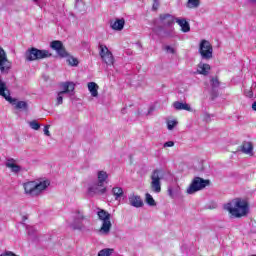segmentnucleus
<instances>
[{"instance_id": "nucleus-1", "label": "nucleus", "mask_w": 256, "mask_h": 256, "mask_svg": "<svg viewBox=\"0 0 256 256\" xmlns=\"http://www.w3.org/2000/svg\"><path fill=\"white\" fill-rule=\"evenodd\" d=\"M224 209L228 211L232 217H236L237 219L245 217V215L249 213V205L245 200H241L240 198H235L225 204Z\"/></svg>"}, {"instance_id": "nucleus-2", "label": "nucleus", "mask_w": 256, "mask_h": 256, "mask_svg": "<svg viewBox=\"0 0 256 256\" xmlns=\"http://www.w3.org/2000/svg\"><path fill=\"white\" fill-rule=\"evenodd\" d=\"M0 97L5 98L8 103L15 105V109L19 111H29V104L27 101H17V99L11 97V92L7 88V83L1 79L0 76Z\"/></svg>"}, {"instance_id": "nucleus-3", "label": "nucleus", "mask_w": 256, "mask_h": 256, "mask_svg": "<svg viewBox=\"0 0 256 256\" xmlns=\"http://www.w3.org/2000/svg\"><path fill=\"white\" fill-rule=\"evenodd\" d=\"M97 215L98 219L102 221V226L99 229L100 235H109L111 233V227H113V224H111V214L105 210H100Z\"/></svg>"}, {"instance_id": "nucleus-4", "label": "nucleus", "mask_w": 256, "mask_h": 256, "mask_svg": "<svg viewBox=\"0 0 256 256\" xmlns=\"http://www.w3.org/2000/svg\"><path fill=\"white\" fill-rule=\"evenodd\" d=\"M51 53L48 50H39L35 47L28 49L25 53L26 61H39L40 59H47L51 57Z\"/></svg>"}, {"instance_id": "nucleus-5", "label": "nucleus", "mask_w": 256, "mask_h": 256, "mask_svg": "<svg viewBox=\"0 0 256 256\" xmlns=\"http://www.w3.org/2000/svg\"><path fill=\"white\" fill-rule=\"evenodd\" d=\"M209 184H210L209 180H205L201 177H195L192 180L189 187L187 188L186 193H188V195H193L194 193H197V191H203V189L209 186Z\"/></svg>"}, {"instance_id": "nucleus-6", "label": "nucleus", "mask_w": 256, "mask_h": 256, "mask_svg": "<svg viewBox=\"0 0 256 256\" xmlns=\"http://www.w3.org/2000/svg\"><path fill=\"white\" fill-rule=\"evenodd\" d=\"M198 51L201 55V59H205L206 61L213 59V46L210 41L202 40Z\"/></svg>"}, {"instance_id": "nucleus-7", "label": "nucleus", "mask_w": 256, "mask_h": 256, "mask_svg": "<svg viewBox=\"0 0 256 256\" xmlns=\"http://www.w3.org/2000/svg\"><path fill=\"white\" fill-rule=\"evenodd\" d=\"M161 170L156 169L152 172L150 189L153 193H159L161 191Z\"/></svg>"}, {"instance_id": "nucleus-8", "label": "nucleus", "mask_w": 256, "mask_h": 256, "mask_svg": "<svg viewBox=\"0 0 256 256\" xmlns=\"http://www.w3.org/2000/svg\"><path fill=\"white\" fill-rule=\"evenodd\" d=\"M11 71V62L7 58V52L0 47V72L7 75Z\"/></svg>"}, {"instance_id": "nucleus-9", "label": "nucleus", "mask_w": 256, "mask_h": 256, "mask_svg": "<svg viewBox=\"0 0 256 256\" xmlns=\"http://www.w3.org/2000/svg\"><path fill=\"white\" fill-rule=\"evenodd\" d=\"M83 221H87V217L83 212L76 211L74 215V220L71 224L72 229L82 231V229H85V224H83Z\"/></svg>"}, {"instance_id": "nucleus-10", "label": "nucleus", "mask_w": 256, "mask_h": 256, "mask_svg": "<svg viewBox=\"0 0 256 256\" xmlns=\"http://www.w3.org/2000/svg\"><path fill=\"white\" fill-rule=\"evenodd\" d=\"M99 49H100L99 55L102 61H104L106 65H113L115 59L113 58V53L109 51V48H107V46L105 45H100Z\"/></svg>"}, {"instance_id": "nucleus-11", "label": "nucleus", "mask_w": 256, "mask_h": 256, "mask_svg": "<svg viewBox=\"0 0 256 256\" xmlns=\"http://www.w3.org/2000/svg\"><path fill=\"white\" fill-rule=\"evenodd\" d=\"M107 193V187L105 185L96 182L88 187V195L95 197V195H105Z\"/></svg>"}, {"instance_id": "nucleus-12", "label": "nucleus", "mask_w": 256, "mask_h": 256, "mask_svg": "<svg viewBox=\"0 0 256 256\" xmlns=\"http://www.w3.org/2000/svg\"><path fill=\"white\" fill-rule=\"evenodd\" d=\"M51 49L56 51L57 55L61 57L62 59H65V57H69V54L67 53V49H65V46L63 45V42L59 40H54L50 43Z\"/></svg>"}, {"instance_id": "nucleus-13", "label": "nucleus", "mask_w": 256, "mask_h": 256, "mask_svg": "<svg viewBox=\"0 0 256 256\" xmlns=\"http://www.w3.org/2000/svg\"><path fill=\"white\" fill-rule=\"evenodd\" d=\"M128 201L129 205H131V207H135L136 209H139L144 205L143 199H141V196L139 195L131 194L128 197Z\"/></svg>"}, {"instance_id": "nucleus-14", "label": "nucleus", "mask_w": 256, "mask_h": 256, "mask_svg": "<svg viewBox=\"0 0 256 256\" xmlns=\"http://www.w3.org/2000/svg\"><path fill=\"white\" fill-rule=\"evenodd\" d=\"M159 19L164 27H171L175 23V17L171 14H160Z\"/></svg>"}, {"instance_id": "nucleus-15", "label": "nucleus", "mask_w": 256, "mask_h": 256, "mask_svg": "<svg viewBox=\"0 0 256 256\" xmlns=\"http://www.w3.org/2000/svg\"><path fill=\"white\" fill-rule=\"evenodd\" d=\"M63 91H60V95H75V83L65 82L62 84Z\"/></svg>"}, {"instance_id": "nucleus-16", "label": "nucleus", "mask_w": 256, "mask_h": 256, "mask_svg": "<svg viewBox=\"0 0 256 256\" xmlns=\"http://www.w3.org/2000/svg\"><path fill=\"white\" fill-rule=\"evenodd\" d=\"M51 185V182L49 180H44L40 182H35V191H36V197L37 195H41L45 189H47Z\"/></svg>"}, {"instance_id": "nucleus-17", "label": "nucleus", "mask_w": 256, "mask_h": 256, "mask_svg": "<svg viewBox=\"0 0 256 256\" xmlns=\"http://www.w3.org/2000/svg\"><path fill=\"white\" fill-rule=\"evenodd\" d=\"M175 21L181 27L183 33H189L191 31V26L185 18H176Z\"/></svg>"}, {"instance_id": "nucleus-18", "label": "nucleus", "mask_w": 256, "mask_h": 256, "mask_svg": "<svg viewBox=\"0 0 256 256\" xmlns=\"http://www.w3.org/2000/svg\"><path fill=\"white\" fill-rule=\"evenodd\" d=\"M35 183L36 181H30V182L24 183V191L25 193H27V195L36 197Z\"/></svg>"}, {"instance_id": "nucleus-19", "label": "nucleus", "mask_w": 256, "mask_h": 256, "mask_svg": "<svg viewBox=\"0 0 256 256\" xmlns=\"http://www.w3.org/2000/svg\"><path fill=\"white\" fill-rule=\"evenodd\" d=\"M209 71H211V65L205 64L203 62H200L198 64L197 73H199V75L207 76V75H209Z\"/></svg>"}, {"instance_id": "nucleus-20", "label": "nucleus", "mask_w": 256, "mask_h": 256, "mask_svg": "<svg viewBox=\"0 0 256 256\" xmlns=\"http://www.w3.org/2000/svg\"><path fill=\"white\" fill-rule=\"evenodd\" d=\"M110 27L114 31H123V27H125V19H116L114 22H111Z\"/></svg>"}, {"instance_id": "nucleus-21", "label": "nucleus", "mask_w": 256, "mask_h": 256, "mask_svg": "<svg viewBox=\"0 0 256 256\" xmlns=\"http://www.w3.org/2000/svg\"><path fill=\"white\" fill-rule=\"evenodd\" d=\"M172 105L176 111H192L191 106L187 103L175 101Z\"/></svg>"}, {"instance_id": "nucleus-22", "label": "nucleus", "mask_w": 256, "mask_h": 256, "mask_svg": "<svg viewBox=\"0 0 256 256\" xmlns=\"http://www.w3.org/2000/svg\"><path fill=\"white\" fill-rule=\"evenodd\" d=\"M241 151L242 153H245V155L253 157V144L251 142H243L241 145Z\"/></svg>"}, {"instance_id": "nucleus-23", "label": "nucleus", "mask_w": 256, "mask_h": 256, "mask_svg": "<svg viewBox=\"0 0 256 256\" xmlns=\"http://www.w3.org/2000/svg\"><path fill=\"white\" fill-rule=\"evenodd\" d=\"M88 91L91 93L92 97H99V85H97V83L89 82Z\"/></svg>"}, {"instance_id": "nucleus-24", "label": "nucleus", "mask_w": 256, "mask_h": 256, "mask_svg": "<svg viewBox=\"0 0 256 256\" xmlns=\"http://www.w3.org/2000/svg\"><path fill=\"white\" fill-rule=\"evenodd\" d=\"M6 167L11 169L12 173H19V171H21V166L15 164V159H8L6 162Z\"/></svg>"}, {"instance_id": "nucleus-25", "label": "nucleus", "mask_w": 256, "mask_h": 256, "mask_svg": "<svg viewBox=\"0 0 256 256\" xmlns=\"http://www.w3.org/2000/svg\"><path fill=\"white\" fill-rule=\"evenodd\" d=\"M109 178V175L107 174V172L101 170L98 171V182L100 183V185H105V181H107V179Z\"/></svg>"}, {"instance_id": "nucleus-26", "label": "nucleus", "mask_w": 256, "mask_h": 256, "mask_svg": "<svg viewBox=\"0 0 256 256\" xmlns=\"http://www.w3.org/2000/svg\"><path fill=\"white\" fill-rule=\"evenodd\" d=\"M112 194L114 195L116 201H119V199H121V197H123V188L114 187L112 189Z\"/></svg>"}, {"instance_id": "nucleus-27", "label": "nucleus", "mask_w": 256, "mask_h": 256, "mask_svg": "<svg viewBox=\"0 0 256 256\" xmlns=\"http://www.w3.org/2000/svg\"><path fill=\"white\" fill-rule=\"evenodd\" d=\"M114 249L113 248H106V249H102L98 252V256H111L114 253Z\"/></svg>"}, {"instance_id": "nucleus-28", "label": "nucleus", "mask_w": 256, "mask_h": 256, "mask_svg": "<svg viewBox=\"0 0 256 256\" xmlns=\"http://www.w3.org/2000/svg\"><path fill=\"white\" fill-rule=\"evenodd\" d=\"M67 63L71 66V67H77L79 65V60L73 56H67Z\"/></svg>"}, {"instance_id": "nucleus-29", "label": "nucleus", "mask_w": 256, "mask_h": 256, "mask_svg": "<svg viewBox=\"0 0 256 256\" xmlns=\"http://www.w3.org/2000/svg\"><path fill=\"white\" fill-rule=\"evenodd\" d=\"M145 197L147 205H149L150 207H155V205H157V202H155V199H153V196H151V194L146 193Z\"/></svg>"}, {"instance_id": "nucleus-30", "label": "nucleus", "mask_w": 256, "mask_h": 256, "mask_svg": "<svg viewBox=\"0 0 256 256\" xmlns=\"http://www.w3.org/2000/svg\"><path fill=\"white\" fill-rule=\"evenodd\" d=\"M201 4L200 0H188V7L190 9H197Z\"/></svg>"}, {"instance_id": "nucleus-31", "label": "nucleus", "mask_w": 256, "mask_h": 256, "mask_svg": "<svg viewBox=\"0 0 256 256\" xmlns=\"http://www.w3.org/2000/svg\"><path fill=\"white\" fill-rule=\"evenodd\" d=\"M179 122H177V120H169L167 122V129L168 131H173L175 129V127H177V124Z\"/></svg>"}, {"instance_id": "nucleus-32", "label": "nucleus", "mask_w": 256, "mask_h": 256, "mask_svg": "<svg viewBox=\"0 0 256 256\" xmlns=\"http://www.w3.org/2000/svg\"><path fill=\"white\" fill-rule=\"evenodd\" d=\"M29 127H31V129H34V131H39V129H41V124H39L37 120H33L29 122Z\"/></svg>"}, {"instance_id": "nucleus-33", "label": "nucleus", "mask_w": 256, "mask_h": 256, "mask_svg": "<svg viewBox=\"0 0 256 256\" xmlns=\"http://www.w3.org/2000/svg\"><path fill=\"white\" fill-rule=\"evenodd\" d=\"M179 193V187H176V189H173V187L168 188V195L173 199L177 194Z\"/></svg>"}, {"instance_id": "nucleus-34", "label": "nucleus", "mask_w": 256, "mask_h": 256, "mask_svg": "<svg viewBox=\"0 0 256 256\" xmlns=\"http://www.w3.org/2000/svg\"><path fill=\"white\" fill-rule=\"evenodd\" d=\"M219 85H221V83L219 82L218 78H212L211 79V87H212V89H217V87H219Z\"/></svg>"}, {"instance_id": "nucleus-35", "label": "nucleus", "mask_w": 256, "mask_h": 256, "mask_svg": "<svg viewBox=\"0 0 256 256\" xmlns=\"http://www.w3.org/2000/svg\"><path fill=\"white\" fill-rule=\"evenodd\" d=\"M166 53H170L171 55H175V48L171 47V46H165L164 47Z\"/></svg>"}, {"instance_id": "nucleus-36", "label": "nucleus", "mask_w": 256, "mask_h": 256, "mask_svg": "<svg viewBox=\"0 0 256 256\" xmlns=\"http://www.w3.org/2000/svg\"><path fill=\"white\" fill-rule=\"evenodd\" d=\"M56 105H63V94L61 92L58 93Z\"/></svg>"}, {"instance_id": "nucleus-37", "label": "nucleus", "mask_w": 256, "mask_h": 256, "mask_svg": "<svg viewBox=\"0 0 256 256\" xmlns=\"http://www.w3.org/2000/svg\"><path fill=\"white\" fill-rule=\"evenodd\" d=\"M159 5V0H154L152 5V11H157V9H159Z\"/></svg>"}, {"instance_id": "nucleus-38", "label": "nucleus", "mask_w": 256, "mask_h": 256, "mask_svg": "<svg viewBox=\"0 0 256 256\" xmlns=\"http://www.w3.org/2000/svg\"><path fill=\"white\" fill-rule=\"evenodd\" d=\"M49 125L44 126V135L51 137V132H49Z\"/></svg>"}, {"instance_id": "nucleus-39", "label": "nucleus", "mask_w": 256, "mask_h": 256, "mask_svg": "<svg viewBox=\"0 0 256 256\" xmlns=\"http://www.w3.org/2000/svg\"><path fill=\"white\" fill-rule=\"evenodd\" d=\"M175 145V142L173 141H168L164 143V147H173Z\"/></svg>"}, {"instance_id": "nucleus-40", "label": "nucleus", "mask_w": 256, "mask_h": 256, "mask_svg": "<svg viewBox=\"0 0 256 256\" xmlns=\"http://www.w3.org/2000/svg\"><path fill=\"white\" fill-rule=\"evenodd\" d=\"M247 97H253V91H249Z\"/></svg>"}, {"instance_id": "nucleus-41", "label": "nucleus", "mask_w": 256, "mask_h": 256, "mask_svg": "<svg viewBox=\"0 0 256 256\" xmlns=\"http://www.w3.org/2000/svg\"><path fill=\"white\" fill-rule=\"evenodd\" d=\"M252 109H253V111H256V102H254V103L252 104Z\"/></svg>"}, {"instance_id": "nucleus-42", "label": "nucleus", "mask_w": 256, "mask_h": 256, "mask_svg": "<svg viewBox=\"0 0 256 256\" xmlns=\"http://www.w3.org/2000/svg\"><path fill=\"white\" fill-rule=\"evenodd\" d=\"M77 3H79V0H76V5H75V7H77Z\"/></svg>"}, {"instance_id": "nucleus-43", "label": "nucleus", "mask_w": 256, "mask_h": 256, "mask_svg": "<svg viewBox=\"0 0 256 256\" xmlns=\"http://www.w3.org/2000/svg\"><path fill=\"white\" fill-rule=\"evenodd\" d=\"M35 3H37V1H39V0H33Z\"/></svg>"}]
</instances>
